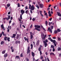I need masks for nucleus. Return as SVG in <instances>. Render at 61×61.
Wrapping results in <instances>:
<instances>
[{
	"mask_svg": "<svg viewBox=\"0 0 61 61\" xmlns=\"http://www.w3.org/2000/svg\"><path fill=\"white\" fill-rule=\"evenodd\" d=\"M44 15H47V13L46 12L44 14Z\"/></svg>",
	"mask_w": 61,
	"mask_h": 61,
	"instance_id": "53",
	"label": "nucleus"
},
{
	"mask_svg": "<svg viewBox=\"0 0 61 61\" xmlns=\"http://www.w3.org/2000/svg\"><path fill=\"white\" fill-rule=\"evenodd\" d=\"M16 36V34H13V36H11L12 38H14L15 36Z\"/></svg>",
	"mask_w": 61,
	"mask_h": 61,
	"instance_id": "11",
	"label": "nucleus"
},
{
	"mask_svg": "<svg viewBox=\"0 0 61 61\" xmlns=\"http://www.w3.org/2000/svg\"><path fill=\"white\" fill-rule=\"evenodd\" d=\"M57 14H58V16H61V14H60V13L57 12Z\"/></svg>",
	"mask_w": 61,
	"mask_h": 61,
	"instance_id": "12",
	"label": "nucleus"
},
{
	"mask_svg": "<svg viewBox=\"0 0 61 61\" xmlns=\"http://www.w3.org/2000/svg\"><path fill=\"white\" fill-rule=\"evenodd\" d=\"M1 27L3 29H4V25H3V24H2L1 25Z\"/></svg>",
	"mask_w": 61,
	"mask_h": 61,
	"instance_id": "24",
	"label": "nucleus"
},
{
	"mask_svg": "<svg viewBox=\"0 0 61 61\" xmlns=\"http://www.w3.org/2000/svg\"><path fill=\"white\" fill-rule=\"evenodd\" d=\"M42 40H45V39H46V38H45V37H42Z\"/></svg>",
	"mask_w": 61,
	"mask_h": 61,
	"instance_id": "34",
	"label": "nucleus"
},
{
	"mask_svg": "<svg viewBox=\"0 0 61 61\" xmlns=\"http://www.w3.org/2000/svg\"><path fill=\"white\" fill-rule=\"evenodd\" d=\"M7 37H4V39L5 41H6V39H7Z\"/></svg>",
	"mask_w": 61,
	"mask_h": 61,
	"instance_id": "29",
	"label": "nucleus"
},
{
	"mask_svg": "<svg viewBox=\"0 0 61 61\" xmlns=\"http://www.w3.org/2000/svg\"><path fill=\"white\" fill-rule=\"evenodd\" d=\"M30 36H31V35H32V34H33V33H32V32H30Z\"/></svg>",
	"mask_w": 61,
	"mask_h": 61,
	"instance_id": "47",
	"label": "nucleus"
},
{
	"mask_svg": "<svg viewBox=\"0 0 61 61\" xmlns=\"http://www.w3.org/2000/svg\"><path fill=\"white\" fill-rule=\"evenodd\" d=\"M35 7H34V5H32L30 7V10H34L35 9Z\"/></svg>",
	"mask_w": 61,
	"mask_h": 61,
	"instance_id": "2",
	"label": "nucleus"
},
{
	"mask_svg": "<svg viewBox=\"0 0 61 61\" xmlns=\"http://www.w3.org/2000/svg\"><path fill=\"white\" fill-rule=\"evenodd\" d=\"M18 7H20V4L19 3H18Z\"/></svg>",
	"mask_w": 61,
	"mask_h": 61,
	"instance_id": "39",
	"label": "nucleus"
},
{
	"mask_svg": "<svg viewBox=\"0 0 61 61\" xmlns=\"http://www.w3.org/2000/svg\"><path fill=\"white\" fill-rule=\"evenodd\" d=\"M2 36V33H1L0 34V37H1V36Z\"/></svg>",
	"mask_w": 61,
	"mask_h": 61,
	"instance_id": "52",
	"label": "nucleus"
},
{
	"mask_svg": "<svg viewBox=\"0 0 61 61\" xmlns=\"http://www.w3.org/2000/svg\"><path fill=\"white\" fill-rule=\"evenodd\" d=\"M51 39V37H49L48 38V39L49 40H50V41H51V39Z\"/></svg>",
	"mask_w": 61,
	"mask_h": 61,
	"instance_id": "55",
	"label": "nucleus"
},
{
	"mask_svg": "<svg viewBox=\"0 0 61 61\" xmlns=\"http://www.w3.org/2000/svg\"><path fill=\"white\" fill-rule=\"evenodd\" d=\"M51 5L50 4H49V6L48 7H51Z\"/></svg>",
	"mask_w": 61,
	"mask_h": 61,
	"instance_id": "56",
	"label": "nucleus"
},
{
	"mask_svg": "<svg viewBox=\"0 0 61 61\" xmlns=\"http://www.w3.org/2000/svg\"><path fill=\"white\" fill-rule=\"evenodd\" d=\"M8 19H10V15H8Z\"/></svg>",
	"mask_w": 61,
	"mask_h": 61,
	"instance_id": "44",
	"label": "nucleus"
},
{
	"mask_svg": "<svg viewBox=\"0 0 61 61\" xmlns=\"http://www.w3.org/2000/svg\"><path fill=\"white\" fill-rule=\"evenodd\" d=\"M32 25L31 24V25L30 26V28H32Z\"/></svg>",
	"mask_w": 61,
	"mask_h": 61,
	"instance_id": "60",
	"label": "nucleus"
},
{
	"mask_svg": "<svg viewBox=\"0 0 61 61\" xmlns=\"http://www.w3.org/2000/svg\"><path fill=\"white\" fill-rule=\"evenodd\" d=\"M25 60H26V61H29V59H28L27 57H26L25 58Z\"/></svg>",
	"mask_w": 61,
	"mask_h": 61,
	"instance_id": "21",
	"label": "nucleus"
},
{
	"mask_svg": "<svg viewBox=\"0 0 61 61\" xmlns=\"http://www.w3.org/2000/svg\"><path fill=\"white\" fill-rule=\"evenodd\" d=\"M57 50L58 51H60V50H61V48L60 47H58Z\"/></svg>",
	"mask_w": 61,
	"mask_h": 61,
	"instance_id": "16",
	"label": "nucleus"
},
{
	"mask_svg": "<svg viewBox=\"0 0 61 61\" xmlns=\"http://www.w3.org/2000/svg\"><path fill=\"white\" fill-rule=\"evenodd\" d=\"M37 25H34L35 27H37Z\"/></svg>",
	"mask_w": 61,
	"mask_h": 61,
	"instance_id": "61",
	"label": "nucleus"
},
{
	"mask_svg": "<svg viewBox=\"0 0 61 61\" xmlns=\"http://www.w3.org/2000/svg\"><path fill=\"white\" fill-rule=\"evenodd\" d=\"M24 39H25V41H26V40H27V39L25 37H24Z\"/></svg>",
	"mask_w": 61,
	"mask_h": 61,
	"instance_id": "35",
	"label": "nucleus"
},
{
	"mask_svg": "<svg viewBox=\"0 0 61 61\" xmlns=\"http://www.w3.org/2000/svg\"><path fill=\"white\" fill-rule=\"evenodd\" d=\"M39 40H38L37 41L36 43V45H37V46H39Z\"/></svg>",
	"mask_w": 61,
	"mask_h": 61,
	"instance_id": "9",
	"label": "nucleus"
},
{
	"mask_svg": "<svg viewBox=\"0 0 61 61\" xmlns=\"http://www.w3.org/2000/svg\"><path fill=\"white\" fill-rule=\"evenodd\" d=\"M30 38L31 39H33V35H30Z\"/></svg>",
	"mask_w": 61,
	"mask_h": 61,
	"instance_id": "18",
	"label": "nucleus"
},
{
	"mask_svg": "<svg viewBox=\"0 0 61 61\" xmlns=\"http://www.w3.org/2000/svg\"><path fill=\"white\" fill-rule=\"evenodd\" d=\"M46 42H48V40H45V41Z\"/></svg>",
	"mask_w": 61,
	"mask_h": 61,
	"instance_id": "63",
	"label": "nucleus"
},
{
	"mask_svg": "<svg viewBox=\"0 0 61 61\" xmlns=\"http://www.w3.org/2000/svg\"><path fill=\"white\" fill-rule=\"evenodd\" d=\"M22 15H20V18L21 19H22Z\"/></svg>",
	"mask_w": 61,
	"mask_h": 61,
	"instance_id": "32",
	"label": "nucleus"
},
{
	"mask_svg": "<svg viewBox=\"0 0 61 61\" xmlns=\"http://www.w3.org/2000/svg\"><path fill=\"white\" fill-rule=\"evenodd\" d=\"M57 31L58 32H60L61 31V30L59 29H57Z\"/></svg>",
	"mask_w": 61,
	"mask_h": 61,
	"instance_id": "20",
	"label": "nucleus"
},
{
	"mask_svg": "<svg viewBox=\"0 0 61 61\" xmlns=\"http://www.w3.org/2000/svg\"><path fill=\"white\" fill-rule=\"evenodd\" d=\"M18 38H19V35H17L16 37V39H18Z\"/></svg>",
	"mask_w": 61,
	"mask_h": 61,
	"instance_id": "30",
	"label": "nucleus"
},
{
	"mask_svg": "<svg viewBox=\"0 0 61 61\" xmlns=\"http://www.w3.org/2000/svg\"><path fill=\"white\" fill-rule=\"evenodd\" d=\"M48 14H51V12H50V11H49L48 12Z\"/></svg>",
	"mask_w": 61,
	"mask_h": 61,
	"instance_id": "54",
	"label": "nucleus"
},
{
	"mask_svg": "<svg viewBox=\"0 0 61 61\" xmlns=\"http://www.w3.org/2000/svg\"><path fill=\"white\" fill-rule=\"evenodd\" d=\"M45 24H46V26H47V24H48V22H47V21H46L45 22Z\"/></svg>",
	"mask_w": 61,
	"mask_h": 61,
	"instance_id": "14",
	"label": "nucleus"
},
{
	"mask_svg": "<svg viewBox=\"0 0 61 61\" xmlns=\"http://www.w3.org/2000/svg\"><path fill=\"white\" fill-rule=\"evenodd\" d=\"M43 43H44V46H45V47H46V46H47V44L46 43V42L45 41H43Z\"/></svg>",
	"mask_w": 61,
	"mask_h": 61,
	"instance_id": "1",
	"label": "nucleus"
},
{
	"mask_svg": "<svg viewBox=\"0 0 61 61\" xmlns=\"http://www.w3.org/2000/svg\"><path fill=\"white\" fill-rule=\"evenodd\" d=\"M52 18L51 17L49 19V20L50 21H51V20H52Z\"/></svg>",
	"mask_w": 61,
	"mask_h": 61,
	"instance_id": "48",
	"label": "nucleus"
},
{
	"mask_svg": "<svg viewBox=\"0 0 61 61\" xmlns=\"http://www.w3.org/2000/svg\"><path fill=\"white\" fill-rule=\"evenodd\" d=\"M58 32H57V30H56L55 31H54V33L55 34H57V33Z\"/></svg>",
	"mask_w": 61,
	"mask_h": 61,
	"instance_id": "22",
	"label": "nucleus"
},
{
	"mask_svg": "<svg viewBox=\"0 0 61 61\" xmlns=\"http://www.w3.org/2000/svg\"><path fill=\"white\" fill-rule=\"evenodd\" d=\"M36 7H37V9H39V6H38V5L37 4L36 5Z\"/></svg>",
	"mask_w": 61,
	"mask_h": 61,
	"instance_id": "17",
	"label": "nucleus"
},
{
	"mask_svg": "<svg viewBox=\"0 0 61 61\" xmlns=\"http://www.w3.org/2000/svg\"><path fill=\"white\" fill-rule=\"evenodd\" d=\"M53 55V56H55V54L53 52H51L50 53V55Z\"/></svg>",
	"mask_w": 61,
	"mask_h": 61,
	"instance_id": "25",
	"label": "nucleus"
},
{
	"mask_svg": "<svg viewBox=\"0 0 61 61\" xmlns=\"http://www.w3.org/2000/svg\"><path fill=\"white\" fill-rule=\"evenodd\" d=\"M28 13H29V11H28V10H27L25 11V13L26 14H28Z\"/></svg>",
	"mask_w": 61,
	"mask_h": 61,
	"instance_id": "19",
	"label": "nucleus"
},
{
	"mask_svg": "<svg viewBox=\"0 0 61 61\" xmlns=\"http://www.w3.org/2000/svg\"><path fill=\"white\" fill-rule=\"evenodd\" d=\"M49 16H50V17H51V16L52 15H51V14H49Z\"/></svg>",
	"mask_w": 61,
	"mask_h": 61,
	"instance_id": "46",
	"label": "nucleus"
},
{
	"mask_svg": "<svg viewBox=\"0 0 61 61\" xmlns=\"http://www.w3.org/2000/svg\"><path fill=\"white\" fill-rule=\"evenodd\" d=\"M32 56L33 57H34V56H35V54H34V53L33 52H32Z\"/></svg>",
	"mask_w": 61,
	"mask_h": 61,
	"instance_id": "15",
	"label": "nucleus"
},
{
	"mask_svg": "<svg viewBox=\"0 0 61 61\" xmlns=\"http://www.w3.org/2000/svg\"><path fill=\"white\" fill-rule=\"evenodd\" d=\"M7 40L9 42L10 41V38L8 37L7 39Z\"/></svg>",
	"mask_w": 61,
	"mask_h": 61,
	"instance_id": "26",
	"label": "nucleus"
},
{
	"mask_svg": "<svg viewBox=\"0 0 61 61\" xmlns=\"http://www.w3.org/2000/svg\"><path fill=\"white\" fill-rule=\"evenodd\" d=\"M51 42H53V43L54 44H55L56 43V40H53L52 39H51Z\"/></svg>",
	"mask_w": 61,
	"mask_h": 61,
	"instance_id": "5",
	"label": "nucleus"
},
{
	"mask_svg": "<svg viewBox=\"0 0 61 61\" xmlns=\"http://www.w3.org/2000/svg\"><path fill=\"white\" fill-rule=\"evenodd\" d=\"M49 30V32H50L51 33H52V30L49 27L48 28V29L47 30L48 31Z\"/></svg>",
	"mask_w": 61,
	"mask_h": 61,
	"instance_id": "7",
	"label": "nucleus"
},
{
	"mask_svg": "<svg viewBox=\"0 0 61 61\" xmlns=\"http://www.w3.org/2000/svg\"><path fill=\"white\" fill-rule=\"evenodd\" d=\"M8 56V54H7V53H6L4 55V57H5H5H7V56Z\"/></svg>",
	"mask_w": 61,
	"mask_h": 61,
	"instance_id": "8",
	"label": "nucleus"
},
{
	"mask_svg": "<svg viewBox=\"0 0 61 61\" xmlns=\"http://www.w3.org/2000/svg\"><path fill=\"white\" fill-rule=\"evenodd\" d=\"M37 28H40V26L37 25Z\"/></svg>",
	"mask_w": 61,
	"mask_h": 61,
	"instance_id": "28",
	"label": "nucleus"
},
{
	"mask_svg": "<svg viewBox=\"0 0 61 61\" xmlns=\"http://www.w3.org/2000/svg\"><path fill=\"white\" fill-rule=\"evenodd\" d=\"M54 28V26H51V29H53V28Z\"/></svg>",
	"mask_w": 61,
	"mask_h": 61,
	"instance_id": "43",
	"label": "nucleus"
},
{
	"mask_svg": "<svg viewBox=\"0 0 61 61\" xmlns=\"http://www.w3.org/2000/svg\"><path fill=\"white\" fill-rule=\"evenodd\" d=\"M40 55H42V52L41 51H40Z\"/></svg>",
	"mask_w": 61,
	"mask_h": 61,
	"instance_id": "58",
	"label": "nucleus"
},
{
	"mask_svg": "<svg viewBox=\"0 0 61 61\" xmlns=\"http://www.w3.org/2000/svg\"><path fill=\"white\" fill-rule=\"evenodd\" d=\"M31 5L30 4H29V8L30 9H31Z\"/></svg>",
	"mask_w": 61,
	"mask_h": 61,
	"instance_id": "36",
	"label": "nucleus"
},
{
	"mask_svg": "<svg viewBox=\"0 0 61 61\" xmlns=\"http://www.w3.org/2000/svg\"><path fill=\"white\" fill-rule=\"evenodd\" d=\"M20 56L21 57H23V53H21L20 54Z\"/></svg>",
	"mask_w": 61,
	"mask_h": 61,
	"instance_id": "41",
	"label": "nucleus"
},
{
	"mask_svg": "<svg viewBox=\"0 0 61 61\" xmlns=\"http://www.w3.org/2000/svg\"><path fill=\"white\" fill-rule=\"evenodd\" d=\"M57 39L58 41H60V40H61V39H60V38L59 37Z\"/></svg>",
	"mask_w": 61,
	"mask_h": 61,
	"instance_id": "33",
	"label": "nucleus"
},
{
	"mask_svg": "<svg viewBox=\"0 0 61 61\" xmlns=\"http://www.w3.org/2000/svg\"><path fill=\"white\" fill-rule=\"evenodd\" d=\"M35 29L36 30L38 31H40V29H39L38 28H35Z\"/></svg>",
	"mask_w": 61,
	"mask_h": 61,
	"instance_id": "13",
	"label": "nucleus"
},
{
	"mask_svg": "<svg viewBox=\"0 0 61 61\" xmlns=\"http://www.w3.org/2000/svg\"><path fill=\"white\" fill-rule=\"evenodd\" d=\"M33 61H36V60H35L34 58H33Z\"/></svg>",
	"mask_w": 61,
	"mask_h": 61,
	"instance_id": "62",
	"label": "nucleus"
},
{
	"mask_svg": "<svg viewBox=\"0 0 61 61\" xmlns=\"http://www.w3.org/2000/svg\"><path fill=\"white\" fill-rule=\"evenodd\" d=\"M19 56H16L15 59H19Z\"/></svg>",
	"mask_w": 61,
	"mask_h": 61,
	"instance_id": "23",
	"label": "nucleus"
},
{
	"mask_svg": "<svg viewBox=\"0 0 61 61\" xmlns=\"http://www.w3.org/2000/svg\"><path fill=\"white\" fill-rule=\"evenodd\" d=\"M13 19V17H10V20H12Z\"/></svg>",
	"mask_w": 61,
	"mask_h": 61,
	"instance_id": "64",
	"label": "nucleus"
},
{
	"mask_svg": "<svg viewBox=\"0 0 61 61\" xmlns=\"http://www.w3.org/2000/svg\"><path fill=\"white\" fill-rule=\"evenodd\" d=\"M32 10H30L31 14H32L33 13V11H32Z\"/></svg>",
	"mask_w": 61,
	"mask_h": 61,
	"instance_id": "49",
	"label": "nucleus"
},
{
	"mask_svg": "<svg viewBox=\"0 0 61 61\" xmlns=\"http://www.w3.org/2000/svg\"><path fill=\"white\" fill-rule=\"evenodd\" d=\"M50 8H48L47 9V11H49V10H50Z\"/></svg>",
	"mask_w": 61,
	"mask_h": 61,
	"instance_id": "50",
	"label": "nucleus"
},
{
	"mask_svg": "<svg viewBox=\"0 0 61 61\" xmlns=\"http://www.w3.org/2000/svg\"><path fill=\"white\" fill-rule=\"evenodd\" d=\"M14 25H15V23L14 22L12 23V26H14Z\"/></svg>",
	"mask_w": 61,
	"mask_h": 61,
	"instance_id": "57",
	"label": "nucleus"
},
{
	"mask_svg": "<svg viewBox=\"0 0 61 61\" xmlns=\"http://www.w3.org/2000/svg\"><path fill=\"white\" fill-rule=\"evenodd\" d=\"M39 6L40 8H42L44 7V5L42 4H39Z\"/></svg>",
	"mask_w": 61,
	"mask_h": 61,
	"instance_id": "4",
	"label": "nucleus"
},
{
	"mask_svg": "<svg viewBox=\"0 0 61 61\" xmlns=\"http://www.w3.org/2000/svg\"><path fill=\"white\" fill-rule=\"evenodd\" d=\"M54 46H53V45H51V48H52L53 49L54 48Z\"/></svg>",
	"mask_w": 61,
	"mask_h": 61,
	"instance_id": "38",
	"label": "nucleus"
},
{
	"mask_svg": "<svg viewBox=\"0 0 61 61\" xmlns=\"http://www.w3.org/2000/svg\"><path fill=\"white\" fill-rule=\"evenodd\" d=\"M20 12L21 13V15H23L24 13H25V10H21Z\"/></svg>",
	"mask_w": 61,
	"mask_h": 61,
	"instance_id": "6",
	"label": "nucleus"
},
{
	"mask_svg": "<svg viewBox=\"0 0 61 61\" xmlns=\"http://www.w3.org/2000/svg\"><path fill=\"white\" fill-rule=\"evenodd\" d=\"M15 44H18V41H15Z\"/></svg>",
	"mask_w": 61,
	"mask_h": 61,
	"instance_id": "42",
	"label": "nucleus"
},
{
	"mask_svg": "<svg viewBox=\"0 0 61 61\" xmlns=\"http://www.w3.org/2000/svg\"><path fill=\"white\" fill-rule=\"evenodd\" d=\"M28 8L27 7V6H26L25 7V10H26V9H28Z\"/></svg>",
	"mask_w": 61,
	"mask_h": 61,
	"instance_id": "40",
	"label": "nucleus"
},
{
	"mask_svg": "<svg viewBox=\"0 0 61 61\" xmlns=\"http://www.w3.org/2000/svg\"><path fill=\"white\" fill-rule=\"evenodd\" d=\"M7 7H9V6H10V4H7Z\"/></svg>",
	"mask_w": 61,
	"mask_h": 61,
	"instance_id": "45",
	"label": "nucleus"
},
{
	"mask_svg": "<svg viewBox=\"0 0 61 61\" xmlns=\"http://www.w3.org/2000/svg\"><path fill=\"white\" fill-rule=\"evenodd\" d=\"M4 41H1V45H3L4 44Z\"/></svg>",
	"mask_w": 61,
	"mask_h": 61,
	"instance_id": "31",
	"label": "nucleus"
},
{
	"mask_svg": "<svg viewBox=\"0 0 61 61\" xmlns=\"http://www.w3.org/2000/svg\"><path fill=\"white\" fill-rule=\"evenodd\" d=\"M5 51H6V50H5L3 51H2V54H5Z\"/></svg>",
	"mask_w": 61,
	"mask_h": 61,
	"instance_id": "10",
	"label": "nucleus"
},
{
	"mask_svg": "<svg viewBox=\"0 0 61 61\" xmlns=\"http://www.w3.org/2000/svg\"><path fill=\"white\" fill-rule=\"evenodd\" d=\"M30 47L29 46H28L27 50V54H29V53H30Z\"/></svg>",
	"mask_w": 61,
	"mask_h": 61,
	"instance_id": "3",
	"label": "nucleus"
},
{
	"mask_svg": "<svg viewBox=\"0 0 61 61\" xmlns=\"http://www.w3.org/2000/svg\"><path fill=\"white\" fill-rule=\"evenodd\" d=\"M59 57H61V53L59 54Z\"/></svg>",
	"mask_w": 61,
	"mask_h": 61,
	"instance_id": "59",
	"label": "nucleus"
},
{
	"mask_svg": "<svg viewBox=\"0 0 61 61\" xmlns=\"http://www.w3.org/2000/svg\"><path fill=\"white\" fill-rule=\"evenodd\" d=\"M41 59H43V56H41Z\"/></svg>",
	"mask_w": 61,
	"mask_h": 61,
	"instance_id": "51",
	"label": "nucleus"
},
{
	"mask_svg": "<svg viewBox=\"0 0 61 61\" xmlns=\"http://www.w3.org/2000/svg\"><path fill=\"white\" fill-rule=\"evenodd\" d=\"M41 47H39L38 49V51H41Z\"/></svg>",
	"mask_w": 61,
	"mask_h": 61,
	"instance_id": "37",
	"label": "nucleus"
},
{
	"mask_svg": "<svg viewBox=\"0 0 61 61\" xmlns=\"http://www.w3.org/2000/svg\"><path fill=\"white\" fill-rule=\"evenodd\" d=\"M41 37H43L44 36V34H43V33H42L41 34Z\"/></svg>",
	"mask_w": 61,
	"mask_h": 61,
	"instance_id": "27",
	"label": "nucleus"
}]
</instances>
